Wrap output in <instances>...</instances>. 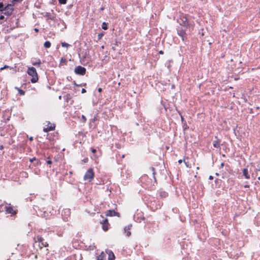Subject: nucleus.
I'll return each mask as SVG.
<instances>
[{"mask_svg": "<svg viewBox=\"0 0 260 260\" xmlns=\"http://www.w3.org/2000/svg\"><path fill=\"white\" fill-rule=\"evenodd\" d=\"M177 21L181 26H182L186 28H191L193 29L194 28V23L193 22L192 23H189L187 17V15L183 13L180 14L177 19Z\"/></svg>", "mask_w": 260, "mask_h": 260, "instance_id": "1", "label": "nucleus"}, {"mask_svg": "<svg viewBox=\"0 0 260 260\" xmlns=\"http://www.w3.org/2000/svg\"><path fill=\"white\" fill-rule=\"evenodd\" d=\"M27 74L32 77L30 81L32 83L38 82L39 77L36 69L34 67H29L27 71Z\"/></svg>", "mask_w": 260, "mask_h": 260, "instance_id": "2", "label": "nucleus"}, {"mask_svg": "<svg viewBox=\"0 0 260 260\" xmlns=\"http://www.w3.org/2000/svg\"><path fill=\"white\" fill-rule=\"evenodd\" d=\"M35 240V243H39V247L40 249H42L43 247H47L49 246L48 243L44 241V238L40 236H37Z\"/></svg>", "mask_w": 260, "mask_h": 260, "instance_id": "3", "label": "nucleus"}, {"mask_svg": "<svg viewBox=\"0 0 260 260\" xmlns=\"http://www.w3.org/2000/svg\"><path fill=\"white\" fill-rule=\"evenodd\" d=\"M94 177V173L92 168L89 169L85 173L84 176V179L85 180H88L89 182L92 181Z\"/></svg>", "mask_w": 260, "mask_h": 260, "instance_id": "4", "label": "nucleus"}, {"mask_svg": "<svg viewBox=\"0 0 260 260\" xmlns=\"http://www.w3.org/2000/svg\"><path fill=\"white\" fill-rule=\"evenodd\" d=\"M5 213L6 214H10L11 215H15L17 213V210L16 209H14L12 206H11L10 204H7L6 210H5Z\"/></svg>", "mask_w": 260, "mask_h": 260, "instance_id": "5", "label": "nucleus"}, {"mask_svg": "<svg viewBox=\"0 0 260 260\" xmlns=\"http://www.w3.org/2000/svg\"><path fill=\"white\" fill-rule=\"evenodd\" d=\"M100 224L102 225L104 231L107 232L109 230L110 224L107 218H104L102 221H101Z\"/></svg>", "mask_w": 260, "mask_h": 260, "instance_id": "6", "label": "nucleus"}, {"mask_svg": "<svg viewBox=\"0 0 260 260\" xmlns=\"http://www.w3.org/2000/svg\"><path fill=\"white\" fill-rule=\"evenodd\" d=\"M86 70L84 67L79 66L75 69V73L79 75H84L86 73Z\"/></svg>", "mask_w": 260, "mask_h": 260, "instance_id": "7", "label": "nucleus"}, {"mask_svg": "<svg viewBox=\"0 0 260 260\" xmlns=\"http://www.w3.org/2000/svg\"><path fill=\"white\" fill-rule=\"evenodd\" d=\"M55 125L54 123H51L50 122H47V124L43 128V131L47 133L49 131H53L55 129Z\"/></svg>", "mask_w": 260, "mask_h": 260, "instance_id": "8", "label": "nucleus"}, {"mask_svg": "<svg viewBox=\"0 0 260 260\" xmlns=\"http://www.w3.org/2000/svg\"><path fill=\"white\" fill-rule=\"evenodd\" d=\"M111 251L102 252L101 254L97 256V260H108L109 252Z\"/></svg>", "mask_w": 260, "mask_h": 260, "instance_id": "9", "label": "nucleus"}, {"mask_svg": "<svg viewBox=\"0 0 260 260\" xmlns=\"http://www.w3.org/2000/svg\"><path fill=\"white\" fill-rule=\"evenodd\" d=\"M106 215L107 216H120V214L118 212L115 211L114 210H108L106 212Z\"/></svg>", "mask_w": 260, "mask_h": 260, "instance_id": "10", "label": "nucleus"}, {"mask_svg": "<svg viewBox=\"0 0 260 260\" xmlns=\"http://www.w3.org/2000/svg\"><path fill=\"white\" fill-rule=\"evenodd\" d=\"M177 31L178 35L182 38L183 41H184V39L186 38V36L185 30L183 29H178Z\"/></svg>", "mask_w": 260, "mask_h": 260, "instance_id": "11", "label": "nucleus"}, {"mask_svg": "<svg viewBox=\"0 0 260 260\" xmlns=\"http://www.w3.org/2000/svg\"><path fill=\"white\" fill-rule=\"evenodd\" d=\"M7 204L5 201L0 200V213L5 211Z\"/></svg>", "mask_w": 260, "mask_h": 260, "instance_id": "12", "label": "nucleus"}, {"mask_svg": "<svg viewBox=\"0 0 260 260\" xmlns=\"http://www.w3.org/2000/svg\"><path fill=\"white\" fill-rule=\"evenodd\" d=\"M132 225H128L124 228V232L126 234V236L127 237H129L131 235V230Z\"/></svg>", "mask_w": 260, "mask_h": 260, "instance_id": "13", "label": "nucleus"}, {"mask_svg": "<svg viewBox=\"0 0 260 260\" xmlns=\"http://www.w3.org/2000/svg\"><path fill=\"white\" fill-rule=\"evenodd\" d=\"M217 138V137H215ZM220 140L219 139H217L216 140L213 141V145L215 148H219L220 147Z\"/></svg>", "mask_w": 260, "mask_h": 260, "instance_id": "14", "label": "nucleus"}, {"mask_svg": "<svg viewBox=\"0 0 260 260\" xmlns=\"http://www.w3.org/2000/svg\"><path fill=\"white\" fill-rule=\"evenodd\" d=\"M188 159V158L187 157V158L184 159L183 160L179 159L178 160V163L180 164L183 161L187 168H191L190 165L189 164V162L187 161H186V159Z\"/></svg>", "mask_w": 260, "mask_h": 260, "instance_id": "15", "label": "nucleus"}, {"mask_svg": "<svg viewBox=\"0 0 260 260\" xmlns=\"http://www.w3.org/2000/svg\"><path fill=\"white\" fill-rule=\"evenodd\" d=\"M243 174L245 178L247 179H250V175L248 174V171L247 168H244L243 170Z\"/></svg>", "mask_w": 260, "mask_h": 260, "instance_id": "16", "label": "nucleus"}, {"mask_svg": "<svg viewBox=\"0 0 260 260\" xmlns=\"http://www.w3.org/2000/svg\"><path fill=\"white\" fill-rule=\"evenodd\" d=\"M15 89L18 91V94L20 95H24L25 94V91L24 90H23L22 89H21L17 87H15Z\"/></svg>", "mask_w": 260, "mask_h": 260, "instance_id": "17", "label": "nucleus"}, {"mask_svg": "<svg viewBox=\"0 0 260 260\" xmlns=\"http://www.w3.org/2000/svg\"><path fill=\"white\" fill-rule=\"evenodd\" d=\"M115 259V255L113 252L110 251L109 254L108 260H114Z\"/></svg>", "mask_w": 260, "mask_h": 260, "instance_id": "18", "label": "nucleus"}, {"mask_svg": "<svg viewBox=\"0 0 260 260\" xmlns=\"http://www.w3.org/2000/svg\"><path fill=\"white\" fill-rule=\"evenodd\" d=\"M45 48H49L51 47V43L49 41H46L44 44Z\"/></svg>", "mask_w": 260, "mask_h": 260, "instance_id": "19", "label": "nucleus"}, {"mask_svg": "<svg viewBox=\"0 0 260 260\" xmlns=\"http://www.w3.org/2000/svg\"><path fill=\"white\" fill-rule=\"evenodd\" d=\"M6 12H5L4 13L5 15L7 16H10L12 13V9H10L9 10H5Z\"/></svg>", "mask_w": 260, "mask_h": 260, "instance_id": "20", "label": "nucleus"}, {"mask_svg": "<svg viewBox=\"0 0 260 260\" xmlns=\"http://www.w3.org/2000/svg\"><path fill=\"white\" fill-rule=\"evenodd\" d=\"M102 27L104 30L108 29L107 24L106 22H103L102 24Z\"/></svg>", "mask_w": 260, "mask_h": 260, "instance_id": "21", "label": "nucleus"}, {"mask_svg": "<svg viewBox=\"0 0 260 260\" xmlns=\"http://www.w3.org/2000/svg\"><path fill=\"white\" fill-rule=\"evenodd\" d=\"M4 11V5L3 3H0V12Z\"/></svg>", "mask_w": 260, "mask_h": 260, "instance_id": "22", "label": "nucleus"}, {"mask_svg": "<svg viewBox=\"0 0 260 260\" xmlns=\"http://www.w3.org/2000/svg\"><path fill=\"white\" fill-rule=\"evenodd\" d=\"M61 46L62 47H68V46H70L69 44L66 43V42H63L61 43Z\"/></svg>", "mask_w": 260, "mask_h": 260, "instance_id": "23", "label": "nucleus"}, {"mask_svg": "<svg viewBox=\"0 0 260 260\" xmlns=\"http://www.w3.org/2000/svg\"><path fill=\"white\" fill-rule=\"evenodd\" d=\"M34 66L40 65L41 64L40 60H39L37 62H35L32 63Z\"/></svg>", "mask_w": 260, "mask_h": 260, "instance_id": "24", "label": "nucleus"}, {"mask_svg": "<svg viewBox=\"0 0 260 260\" xmlns=\"http://www.w3.org/2000/svg\"><path fill=\"white\" fill-rule=\"evenodd\" d=\"M67 0H58V2L61 4H66Z\"/></svg>", "mask_w": 260, "mask_h": 260, "instance_id": "25", "label": "nucleus"}, {"mask_svg": "<svg viewBox=\"0 0 260 260\" xmlns=\"http://www.w3.org/2000/svg\"><path fill=\"white\" fill-rule=\"evenodd\" d=\"M82 121L84 123H85L86 121V118L84 115L82 116Z\"/></svg>", "mask_w": 260, "mask_h": 260, "instance_id": "26", "label": "nucleus"}, {"mask_svg": "<svg viewBox=\"0 0 260 260\" xmlns=\"http://www.w3.org/2000/svg\"><path fill=\"white\" fill-rule=\"evenodd\" d=\"M10 5H8L6 7L4 8V10H9L11 8H10Z\"/></svg>", "mask_w": 260, "mask_h": 260, "instance_id": "27", "label": "nucleus"}, {"mask_svg": "<svg viewBox=\"0 0 260 260\" xmlns=\"http://www.w3.org/2000/svg\"><path fill=\"white\" fill-rule=\"evenodd\" d=\"M66 97H67L66 99H67V101H68V100L71 99V95L69 94H67Z\"/></svg>", "mask_w": 260, "mask_h": 260, "instance_id": "28", "label": "nucleus"}, {"mask_svg": "<svg viewBox=\"0 0 260 260\" xmlns=\"http://www.w3.org/2000/svg\"><path fill=\"white\" fill-rule=\"evenodd\" d=\"M91 151L92 153H95L96 152V150L93 148H91Z\"/></svg>", "mask_w": 260, "mask_h": 260, "instance_id": "29", "label": "nucleus"}, {"mask_svg": "<svg viewBox=\"0 0 260 260\" xmlns=\"http://www.w3.org/2000/svg\"><path fill=\"white\" fill-rule=\"evenodd\" d=\"M47 164L48 165H51L52 164V162L51 160H48L47 161Z\"/></svg>", "mask_w": 260, "mask_h": 260, "instance_id": "30", "label": "nucleus"}, {"mask_svg": "<svg viewBox=\"0 0 260 260\" xmlns=\"http://www.w3.org/2000/svg\"><path fill=\"white\" fill-rule=\"evenodd\" d=\"M36 160L37 159H36V157H33L32 158H30L29 161L30 162H33L34 160Z\"/></svg>", "mask_w": 260, "mask_h": 260, "instance_id": "31", "label": "nucleus"}, {"mask_svg": "<svg viewBox=\"0 0 260 260\" xmlns=\"http://www.w3.org/2000/svg\"><path fill=\"white\" fill-rule=\"evenodd\" d=\"M103 36V34H99L98 35L99 39H101Z\"/></svg>", "mask_w": 260, "mask_h": 260, "instance_id": "32", "label": "nucleus"}, {"mask_svg": "<svg viewBox=\"0 0 260 260\" xmlns=\"http://www.w3.org/2000/svg\"><path fill=\"white\" fill-rule=\"evenodd\" d=\"M86 92V89H84V88H83V89H82V90H81V92H82V93H85Z\"/></svg>", "mask_w": 260, "mask_h": 260, "instance_id": "33", "label": "nucleus"}, {"mask_svg": "<svg viewBox=\"0 0 260 260\" xmlns=\"http://www.w3.org/2000/svg\"><path fill=\"white\" fill-rule=\"evenodd\" d=\"M4 16L2 15H0V19L1 20H3L4 19Z\"/></svg>", "mask_w": 260, "mask_h": 260, "instance_id": "34", "label": "nucleus"}, {"mask_svg": "<svg viewBox=\"0 0 260 260\" xmlns=\"http://www.w3.org/2000/svg\"><path fill=\"white\" fill-rule=\"evenodd\" d=\"M4 69H8L9 68V67L7 65H5L3 67Z\"/></svg>", "mask_w": 260, "mask_h": 260, "instance_id": "35", "label": "nucleus"}, {"mask_svg": "<svg viewBox=\"0 0 260 260\" xmlns=\"http://www.w3.org/2000/svg\"><path fill=\"white\" fill-rule=\"evenodd\" d=\"M74 84L76 86H82V85H79V84H77L75 82H74Z\"/></svg>", "mask_w": 260, "mask_h": 260, "instance_id": "36", "label": "nucleus"}, {"mask_svg": "<svg viewBox=\"0 0 260 260\" xmlns=\"http://www.w3.org/2000/svg\"><path fill=\"white\" fill-rule=\"evenodd\" d=\"M98 91L99 92H101L102 91V88H98Z\"/></svg>", "mask_w": 260, "mask_h": 260, "instance_id": "37", "label": "nucleus"}, {"mask_svg": "<svg viewBox=\"0 0 260 260\" xmlns=\"http://www.w3.org/2000/svg\"><path fill=\"white\" fill-rule=\"evenodd\" d=\"M224 166V163L223 162H222L221 164H220V168H223Z\"/></svg>", "mask_w": 260, "mask_h": 260, "instance_id": "38", "label": "nucleus"}, {"mask_svg": "<svg viewBox=\"0 0 260 260\" xmlns=\"http://www.w3.org/2000/svg\"><path fill=\"white\" fill-rule=\"evenodd\" d=\"M244 187L245 188H249V185H248V184H246V185H245L244 186Z\"/></svg>", "mask_w": 260, "mask_h": 260, "instance_id": "39", "label": "nucleus"}, {"mask_svg": "<svg viewBox=\"0 0 260 260\" xmlns=\"http://www.w3.org/2000/svg\"><path fill=\"white\" fill-rule=\"evenodd\" d=\"M151 170H152V174L154 175V169L153 168H151Z\"/></svg>", "mask_w": 260, "mask_h": 260, "instance_id": "40", "label": "nucleus"}, {"mask_svg": "<svg viewBox=\"0 0 260 260\" xmlns=\"http://www.w3.org/2000/svg\"><path fill=\"white\" fill-rule=\"evenodd\" d=\"M4 149V146L3 145H1L0 146V150H3Z\"/></svg>", "mask_w": 260, "mask_h": 260, "instance_id": "41", "label": "nucleus"}, {"mask_svg": "<svg viewBox=\"0 0 260 260\" xmlns=\"http://www.w3.org/2000/svg\"><path fill=\"white\" fill-rule=\"evenodd\" d=\"M181 121H183L184 120V118L182 116H181Z\"/></svg>", "mask_w": 260, "mask_h": 260, "instance_id": "42", "label": "nucleus"}, {"mask_svg": "<svg viewBox=\"0 0 260 260\" xmlns=\"http://www.w3.org/2000/svg\"><path fill=\"white\" fill-rule=\"evenodd\" d=\"M22 0H13V2H21Z\"/></svg>", "mask_w": 260, "mask_h": 260, "instance_id": "43", "label": "nucleus"}, {"mask_svg": "<svg viewBox=\"0 0 260 260\" xmlns=\"http://www.w3.org/2000/svg\"><path fill=\"white\" fill-rule=\"evenodd\" d=\"M209 179L210 180H212V179H213V177L212 176H210Z\"/></svg>", "mask_w": 260, "mask_h": 260, "instance_id": "44", "label": "nucleus"}, {"mask_svg": "<svg viewBox=\"0 0 260 260\" xmlns=\"http://www.w3.org/2000/svg\"><path fill=\"white\" fill-rule=\"evenodd\" d=\"M260 172V169H257V170H256V175H258V173H257V172Z\"/></svg>", "mask_w": 260, "mask_h": 260, "instance_id": "45", "label": "nucleus"}, {"mask_svg": "<svg viewBox=\"0 0 260 260\" xmlns=\"http://www.w3.org/2000/svg\"><path fill=\"white\" fill-rule=\"evenodd\" d=\"M104 10V7H101V10L103 11Z\"/></svg>", "mask_w": 260, "mask_h": 260, "instance_id": "46", "label": "nucleus"}, {"mask_svg": "<svg viewBox=\"0 0 260 260\" xmlns=\"http://www.w3.org/2000/svg\"><path fill=\"white\" fill-rule=\"evenodd\" d=\"M3 70H4V69L2 67L0 69V71H2Z\"/></svg>", "mask_w": 260, "mask_h": 260, "instance_id": "47", "label": "nucleus"}, {"mask_svg": "<svg viewBox=\"0 0 260 260\" xmlns=\"http://www.w3.org/2000/svg\"><path fill=\"white\" fill-rule=\"evenodd\" d=\"M159 53L160 54H162V51H161H161H160L159 52Z\"/></svg>", "mask_w": 260, "mask_h": 260, "instance_id": "48", "label": "nucleus"}, {"mask_svg": "<svg viewBox=\"0 0 260 260\" xmlns=\"http://www.w3.org/2000/svg\"><path fill=\"white\" fill-rule=\"evenodd\" d=\"M88 160V158H86L85 160H84L85 162H86Z\"/></svg>", "mask_w": 260, "mask_h": 260, "instance_id": "49", "label": "nucleus"}, {"mask_svg": "<svg viewBox=\"0 0 260 260\" xmlns=\"http://www.w3.org/2000/svg\"><path fill=\"white\" fill-rule=\"evenodd\" d=\"M257 179L260 181V176L257 177Z\"/></svg>", "mask_w": 260, "mask_h": 260, "instance_id": "50", "label": "nucleus"}, {"mask_svg": "<svg viewBox=\"0 0 260 260\" xmlns=\"http://www.w3.org/2000/svg\"><path fill=\"white\" fill-rule=\"evenodd\" d=\"M35 30L36 31H38V29L37 28H35Z\"/></svg>", "mask_w": 260, "mask_h": 260, "instance_id": "51", "label": "nucleus"}, {"mask_svg": "<svg viewBox=\"0 0 260 260\" xmlns=\"http://www.w3.org/2000/svg\"><path fill=\"white\" fill-rule=\"evenodd\" d=\"M38 258V256H37V255H35V258Z\"/></svg>", "mask_w": 260, "mask_h": 260, "instance_id": "52", "label": "nucleus"}, {"mask_svg": "<svg viewBox=\"0 0 260 260\" xmlns=\"http://www.w3.org/2000/svg\"><path fill=\"white\" fill-rule=\"evenodd\" d=\"M30 139V140H31H31H32V137H31V138H30V139Z\"/></svg>", "mask_w": 260, "mask_h": 260, "instance_id": "53", "label": "nucleus"}, {"mask_svg": "<svg viewBox=\"0 0 260 260\" xmlns=\"http://www.w3.org/2000/svg\"><path fill=\"white\" fill-rule=\"evenodd\" d=\"M101 217H102L103 218H104V216L103 215H101Z\"/></svg>", "mask_w": 260, "mask_h": 260, "instance_id": "54", "label": "nucleus"}, {"mask_svg": "<svg viewBox=\"0 0 260 260\" xmlns=\"http://www.w3.org/2000/svg\"><path fill=\"white\" fill-rule=\"evenodd\" d=\"M199 169H200V168H199V167H198L197 168V170H199Z\"/></svg>", "mask_w": 260, "mask_h": 260, "instance_id": "55", "label": "nucleus"}, {"mask_svg": "<svg viewBox=\"0 0 260 260\" xmlns=\"http://www.w3.org/2000/svg\"><path fill=\"white\" fill-rule=\"evenodd\" d=\"M38 163L40 162L39 160H37Z\"/></svg>", "mask_w": 260, "mask_h": 260, "instance_id": "56", "label": "nucleus"}, {"mask_svg": "<svg viewBox=\"0 0 260 260\" xmlns=\"http://www.w3.org/2000/svg\"><path fill=\"white\" fill-rule=\"evenodd\" d=\"M7 260H9V259H7Z\"/></svg>", "mask_w": 260, "mask_h": 260, "instance_id": "57", "label": "nucleus"}]
</instances>
